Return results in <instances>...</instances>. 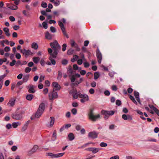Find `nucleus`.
Returning <instances> with one entry per match:
<instances>
[{
	"label": "nucleus",
	"instance_id": "4468645a",
	"mask_svg": "<svg viewBox=\"0 0 159 159\" xmlns=\"http://www.w3.org/2000/svg\"><path fill=\"white\" fill-rule=\"evenodd\" d=\"M15 101L16 99L14 98L11 99L7 103V105L11 107L13 106L15 104Z\"/></svg>",
	"mask_w": 159,
	"mask_h": 159
},
{
	"label": "nucleus",
	"instance_id": "dca6fc26",
	"mask_svg": "<svg viewBox=\"0 0 159 159\" xmlns=\"http://www.w3.org/2000/svg\"><path fill=\"white\" fill-rule=\"evenodd\" d=\"M134 94L137 101L139 103H140V101L139 98V92L136 91H134Z\"/></svg>",
	"mask_w": 159,
	"mask_h": 159
},
{
	"label": "nucleus",
	"instance_id": "e433bc0d",
	"mask_svg": "<svg viewBox=\"0 0 159 159\" xmlns=\"http://www.w3.org/2000/svg\"><path fill=\"white\" fill-rule=\"evenodd\" d=\"M65 154V152L59 153L55 154V158H58L62 157Z\"/></svg>",
	"mask_w": 159,
	"mask_h": 159
},
{
	"label": "nucleus",
	"instance_id": "f8f14e48",
	"mask_svg": "<svg viewBox=\"0 0 159 159\" xmlns=\"http://www.w3.org/2000/svg\"><path fill=\"white\" fill-rule=\"evenodd\" d=\"M98 133L94 131L90 132L89 133V137L93 139L96 138L98 137Z\"/></svg>",
	"mask_w": 159,
	"mask_h": 159
},
{
	"label": "nucleus",
	"instance_id": "de8ad7c7",
	"mask_svg": "<svg viewBox=\"0 0 159 159\" xmlns=\"http://www.w3.org/2000/svg\"><path fill=\"white\" fill-rule=\"evenodd\" d=\"M31 69L29 67H26L25 70V72L26 73H29L30 72V71L31 70Z\"/></svg>",
	"mask_w": 159,
	"mask_h": 159
},
{
	"label": "nucleus",
	"instance_id": "79ce46f5",
	"mask_svg": "<svg viewBox=\"0 0 159 159\" xmlns=\"http://www.w3.org/2000/svg\"><path fill=\"white\" fill-rule=\"evenodd\" d=\"M50 30L51 32L52 33H55L56 31V29L53 26H51L50 27Z\"/></svg>",
	"mask_w": 159,
	"mask_h": 159
},
{
	"label": "nucleus",
	"instance_id": "ea45409f",
	"mask_svg": "<svg viewBox=\"0 0 159 159\" xmlns=\"http://www.w3.org/2000/svg\"><path fill=\"white\" fill-rule=\"evenodd\" d=\"M58 75L57 77V79L58 80H60L62 77V73L61 71H58Z\"/></svg>",
	"mask_w": 159,
	"mask_h": 159
},
{
	"label": "nucleus",
	"instance_id": "9b49d317",
	"mask_svg": "<svg viewBox=\"0 0 159 159\" xmlns=\"http://www.w3.org/2000/svg\"><path fill=\"white\" fill-rule=\"evenodd\" d=\"M100 150V148H89L85 149V150L90 151H92L93 153H95L98 152Z\"/></svg>",
	"mask_w": 159,
	"mask_h": 159
},
{
	"label": "nucleus",
	"instance_id": "bb28decb",
	"mask_svg": "<svg viewBox=\"0 0 159 159\" xmlns=\"http://www.w3.org/2000/svg\"><path fill=\"white\" fill-rule=\"evenodd\" d=\"M51 120L49 125V127H52L54 125L55 118L54 117L52 116L50 117Z\"/></svg>",
	"mask_w": 159,
	"mask_h": 159
},
{
	"label": "nucleus",
	"instance_id": "cd10ccee",
	"mask_svg": "<svg viewBox=\"0 0 159 159\" xmlns=\"http://www.w3.org/2000/svg\"><path fill=\"white\" fill-rule=\"evenodd\" d=\"M77 90H75V92H72V95L73 98L75 99H76L79 97V94L77 93Z\"/></svg>",
	"mask_w": 159,
	"mask_h": 159
},
{
	"label": "nucleus",
	"instance_id": "0eeeda50",
	"mask_svg": "<svg viewBox=\"0 0 159 159\" xmlns=\"http://www.w3.org/2000/svg\"><path fill=\"white\" fill-rule=\"evenodd\" d=\"M54 89L51 93H49L48 96L49 100H53L54 98H57L58 95L57 92H54Z\"/></svg>",
	"mask_w": 159,
	"mask_h": 159
},
{
	"label": "nucleus",
	"instance_id": "f704fd0d",
	"mask_svg": "<svg viewBox=\"0 0 159 159\" xmlns=\"http://www.w3.org/2000/svg\"><path fill=\"white\" fill-rule=\"evenodd\" d=\"M52 138L53 141L55 140L57 138V133L56 130H54Z\"/></svg>",
	"mask_w": 159,
	"mask_h": 159
},
{
	"label": "nucleus",
	"instance_id": "20e7f679",
	"mask_svg": "<svg viewBox=\"0 0 159 159\" xmlns=\"http://www.w3.org/2000/svg\"><path fill=\"white\" fill-rule=\"evenodd\" d=\"M101 113L105 115L104 118L105 119H107L109 116H112L114 115L115 113V111H105L102 110V111Z\"/></svg>",
	"mask_w": 159,
	"mask_h": 159
},
{
	"label": "nucleus",
	"instance_id": "bf43d9fd",
	"mask_svg": "<svg viewBox=\"0 0 159 159\" xmlns=\"http://www.w3.org/2000/svg\"><path fill=\"white\" fill-rule=\"evenodd\" d=\"M66 44H63L62 45V50L63 51H65L66 49Z\"/></svg>",
	"mask_w": 159,
	"mask_h": 159
},
{
	"label": "nucleus",
	"instance_id": "72a5a7b5",
	"mask_svg": "<svg viewBox=\"0 0 159 159\" xmlns=\"http://www.w3.org/2000/svg\"><path fill=\"white\" fill-rule=\"evenodd\" d=\"M40 60L39 57H34L33 58V60L35 63H37Z\"/></svg>",
	"mask_w": 159,
	"mask_h": 159
},
{
	"label": "nucleus",
	"instance_id": "39448f33",
	"mask_svg": "<svg viewBox=\"0 0 159 159\" xmlns=\"http://www.w3.org/2000/svg\"><path fill=\"white\" fill-rule=\"evenodd\" d=\"M23 112L22 111L17 112L13 114L12 115V118L16 120H20L23 118L22 115Z\"/></svg>",
	"mask_w": 159,
	"mask_h": 159
},
{
	"label": "nucleus",
	"instance_id": "6ab92c4d",
	"mask_svg": "<svg viewBox=\"0 0 159 159\" xmlns=\"http://www.w3.org/2000/svg\"><path fill=\"white\" fill-rule=\"evenodd\" d=\"M43 112L41 111H40L38 109L35 115V117L36 118H39L43 113Z\"/></svg>",
	"mask_w": 159,
	"mask_h": 159
},
{
	"label": "nucleus",
	"instance_id": "69168bd1",
	"mask_svg": "<svg viewBox=\"0 0 159 159\" xmlns=\"http://www.w3.org/2000/svg\"><path fill=\"white\" fill-rule=\"evenodd\" d=\"M104 93L105 95L106 96H109L110 94V92L108 90H106L104 91Z\"/></svg>",
	"mask_w": 159,
	"mask_h": 159
},
{
	"label": "nucleus",
	"instance_id": "6e6d98bb",
	"mask_svg": "<svg viewBox=\"0 0 159 159\" xmlns=\"http://www.w3.org/2000/svg\"><path fill=\"white\" fill-rule=\"evenodd\" d=\"M17 149V147H16V146H13L11 148V149L12 151H16Z\"/></svg>",
	"mask_w": 159,
	"mask_h": 159
},
{
	"label": "nucleus",
	"instance_id": "ddd939ff",
	"mask_svg": "<svg viewBox=\"0 0 159 159\" xmlns=\"http://www.w3.org/2000/svg\"><path fill=\"white\" fill-rule=\"evenodd\" d=\"M7 7L11 10H16L18 8V7L16 6L15 5L13 4L7 3Z\"/></svg>",
	"mask_w": 159,
	"mask_h": 159
},
{
	"label": "nucleus",
	"instance_id": "393cba45",
	"mask_svg": "<svg viewBox=\"0 0 159 159\" xmlns=\"http://www.w3.org/2000/svg\"><path fill=\"white\" fill-rule=\"evenodd\" d=\"M70 67L68 68L67 71L68 72V74L69 75V76H70L71 75L73 74V71L72 68L70 66H69Z\"/></svg>",
	"mask_w": 159,
	"mask_h": 159
},
{
	"label": "nucleus",
	"instance_id": "09e8293b",
	"mask_svg": "<svg viewBox=\"0 0 159 159\" xmlns=\"http://www.w3.org/2000/svg\"><path fill=\"white\" fill-rule=\"evenodd\" d=\"M42 25L43 26V27L45 28V29H47L48 28V25L47 24V23L45 22H43L42 23Z\"/></svg>",
	"mask_w": 159,
	"mask_h": 159
},
{
	"label": "nucleus",
	"instance_id": "a878e982",
	"mask_svg": "<svg viewBox=\"0 0 159 159\" xmlns=\"http://www.w3.org/2000/svg\"><path fill=\"white\" fill-rule=\"evenodd\" d=\"M3 31L5 32V34L7 36H9L10 34L9 33V30L7 28H3Z\"/></svg>",
	"mask_w": 159,
	"mask_h": 159
},
{
	"label": "nucleus",
	"instance_id": "680f3d73",
	"mask_svg": "<svg viewBox=\"0 0 159 159\" xmlns=\"http://www.w3.org/2000/svg\"><path fill=\"white\" fill-rule=\"evenodd\" d=\"M116 105L120 106L121 104V102L120 100H117L116 101Z\"/></svg>",
	"mask_w": 159,
	"mask_h": 159
},
{
	"label": "nucleus",
	"instance_id": "5fc2aeb1",
	"mask_svg": "<svg viewBox=\"0 0 159 159\" xmlns=\"http://www.w3.org/2000/svg\"><path fill=\"white\" fill-rule=\"evenodd\" d=\"M148 106L151 109H152L154 111H155V110L157 109L156 107H155L153 105H152L149 104L148 105Z\"/></svg>",
	"mask_w": 159,
	"mask_h": 159
},
{
	"label": "nucleus",
	"instance_id": "f3484780",
	"mask_svg": "<svg viewBox=\"0 0 159 159\" xmlns=\"http://www.w3.org/2000/svg\"><path fill=\"white\" fill-rule=\"evenodd\" d=\"M52 85L56 90H59L60 89V86L56 82H53Z\"/></svg>",
	"mask_w": 159,
	"mask_h": 159
},
{
	"label": "nucleus",
	"instance_id": "473e14b6",
	"mask_svg": "<svg viewBox=\"0 0 159 159\" xmlns=\"http://www.w3.org/2000/svg\"><path fill=\"white\" fill-rule=\"evenodd\" d=\"M94 79L95 80L97 79L100 76L99 73L98 72H96L94 74Z\"/></svg>",
	"mask_w": 159,
	"mask_h": 159
},
{
	"label": "nucleus",
	"instance_id": "5701e85b",
	"mask_svg": "<svg viewBox=\"0 0 159 159\" xmlns=\"http://www.w3.org/2000/svg\"><path fill=\"white\" fill-rule=\"evenodd\" d=\"M68 138L70 141H72L75 139V136L73 133H70L68 135Z\"/></svg>",
	"mask_w": 159,
	"mask_h": 159
},
{
	"label": "nucleus",
	"instance_id": "aec40b11",
	"mask_svg": "<svg viewBox=\"0 0 159 159\" xmlns=\"http://www.w3.org/2000/svg\"><path fill=\"white\" fill-rule=\"evenodd\" d=\"M83 80V79L82 78H80L79 81H76L75 83H72L71 84V86H73L75 85H78V84L81 83L82 81Z\"/></svg>",
	"mask_w": 159,
	"mask_h": 159
},
{
	"label": "nucleus",
	"instance_id": "2eb2a0df",
	"mask_svg": "<svg viewBox=\"0 0 159 159\" xmlns=\"http://www.w3.org/2000/svg\"><path fill=\"white\" fill-rule=\"evenodd\" d=\"M122 117L124 120H132V119L131 116L129 115H127L125 114H123L122 115Z\"/></svg>",
	"mask_w": 159,
	"mask_h": 159
},
{
	"label": "nucleus",
	"instance_id": "b1692460",
	"mask_svg": "<svg viewBox=\"0 0 159 159\" xmlns=\"http://www.w3.org/2000/svg\"><path fill=\"white\" fill-rule=\"evenodd\" d=\"M28 92L29 93H33L35 92V91L34 89V86L33 85L30 86L28 89Z\"/></svg>",
	"mask_w": 159,
	"mask_h": 159
},
{
	"label": "nucleus",
	"instance_id": "13d9d810",
	"mask_svg": "<svg viewBox=\"0 0 159 159\" xmlns=\"http://www.w3.org/2000/svg\"><path fill=\"white\" fill-rule=\"evenodd\" d=\"M44 76L43 75H41L40 77L39 82H42L44 79Z\"/></svg>",
	"mask_w": 159,
	"mask_h": 159
},
{
	"label": "nucleus",
	"instance_id": "603ef678",
	"mask_svg": "<svg viewBox=\"0 0 159 159\" xmlns=\"http://www.w3.org/2000/svg\"><path fill=\"white\" fill-rule=\"evenodd\" d=\"M91 143H85V144H84L82 146H81L80 147V148H83L86 147L87 146L89 145V144H91Z\"/></svg>",
	"mask_w": 159,
	"mask_h": 159
},
{
	"label": "nucleus",
	"instance_id": "8fccbe9b",
	"mask_svg": "<svg viewBox=\"0 0 159 159\" xmlns=\"http://www.w3.org/2000/svg\"><path fill=\"white\" fill-rule=\"evenodd\" d=\"M48 6L46 2H42L41 4V6L43 8H46Z\"/></svg>",
	"mask_w": 159,
	"mask_h": 159
},
{
	"label": "nucleus",
	"instance_id": "58836bf2",
	"mask_svg": "<svg viewBox=\"0 0 159 159\" xmlns=\"http://www.w3.org/2000/svg\"><path fill=\"white\" fill-rule=\"evenodd\" d=\"M20 123L19 122H17V123L14 122L12 124V126L13 128H16L17 127L18 125H20Z\"/></svg>",
	"mask_w": 159,
	"mask_h": 159
},
{
	"label": "nucleus",
	"instance_id": "e2e57ef3",
	"mask_svg": "<svg viewBox=\"0 0 159 159\" xmlns=\"http://www.w3.org/2000/svg\"><path fill=\"white\" fill-rule=\"evenodd\" d=\"M53 3H54V5L55 6H57L60 4V2L59 1H54Z\"/></svg>",
	"mask_w": 159,
	"mask_h": 159
},
{
	"label": "nucleus",
	"instance_id": "052dcab7",
	"mask_svg": "<svg viewBox=\"0 0 159 159\" xmlns=\"http://www.w3.org/2000/svg\"><path fill=\"white\" fill-rule=\"evenodd\" d=\"M10 50V48L9 47L7 46L4 48V51L6 52H8Z\"/></svg>",
	"mask_w": 159,
	"mask_h": 159
},
{
	"label": "nucleus",
	"instance_id": "7c9ffc66",
	"mask_svg": "<svg viewBox=\"0 0 159 159\" xmlns=\"http://www.w3.org/2000/svg\"><path fill=\"white\" fill-rule=\"evenodd\" d=\"M31 47L34 49H37L38 48V46L37 43L34 42L32 43Z\"/></svg>",
	"mask_w": 159,
	"mask_h": 159
},
{
	"label": "nucleus",
	"instance_id": "423d86ee",
	"mask_svg": "<svg viewBox=\"0 0 159 159\" xmlns=\"http://www.w3.org/2000/svg\"><path fill=\"white\" fill-rule=\"evenodd\" d=\"M58 22V25L60 27L62 31L63 34L65 36H66L67 38H68L69 36L66 31L65 28L64 27L63 24L60 21H59Z\"/></svg>",
	"mask_w": 159,
	"mask_h": 159
},
{
	"label": "nucleus",
	"instance_id": "49530a36",
	"mask_svg": "<svg viewBox=\"0 0 159 159\" xmlns=\"http://www.w3.org/2000/svg\"><path fill=\"white\" fill-rule=\"evenodd\" d=\"M61 63L63 65H66L68 63V61L66 59H64L62 61Z\"/></svg>",
	"mask_w": 159,
	"mask_h": 159
},
{
	"label": "nucleus",
	"instance_id": "a19ab883",
	"mask_svg": "<svg viewBox=\"0 0 159 159\" xmlns=\"http://www.w3.org/2000/svg\"><path fill=\"white\" fill-rule=\"evenodd\" d=\"M116 126L114 124H112L110 125L109 126V129L110 130H113L114 129Z\"/></svg>",
	"mask_w": 159,
	"mask_h": 159
},
{
	"label": "nucleus",
	"instance_id": "412c9836",
	"mask_svg": "<svg viewBox=\"0 0 159 159\" xmlns=\"http://www.w3.org/2000/svg\"><path fill=\"white\" fill-rule=\"evenodd\" d=\"M34 97L33 94H29L26 95V98L27 100L30 101Z\"/></svg>",
	"mask_w": 159,
	"mask_h": 159
},
{
	"label": "nucleus",
	"instance_id": "338daca9",
	"mask_svg": "<svg viewBox=\"0 0 159 159\" xmlns=\"http://www.w3.org/2000/svg\"><path fill=\"white\" fill-rule=\"evenodd\" d=\"M48 156H50L52 157L55 158V154H53L52 153L50 152L48 153Z\"/></svg>",
	"mask_w": 159,
	"mask_h": 159
},
{
	"label": "nucleus",
	"instance_id": "4d7b16f0",
	"mask_svg": "<svg viewBox=\"0 0 159 159\" xmlns=\"http://www.w3.org/2000/svg\"><path fill=\"white\" fill-rule=\"evenodd\" d=\"M111 88L114 91H116L117 90V86L115 85H112L111 86Z\"/></svg>",
	"mask_w": 159,
	"mask_h": 159
},
{
	"label": "nucleus",
	"instance_id": "1a4fd4ad",
	"mask_svg": "<svg viewBox=\"0 0 159 159\" xmlns=\"http://www.w3.org/2000/svg\"><path fill=\"white\" fill-rule=\"evenodd\" d=\"M96 56L98 59V62L100 63L102 59V55L98 48L96 51Z\"/></svg>",
	"mask_w": 159,
	"mask_h": 159
},
{
	"label": "nucleus",
	"instance_id": "37998d69",
	"mask_svg": "<svg viewBox=\"0 0 159 159\" xmlns=\"http://www.w3.org/2000/svg\"><path fill=\"white\" fill-rule=\"evenodd\" d=\"M107 145V144L104 142H102L100 144V146L101 147H106Z\"/></svg>",
	"mask_w": 159,
	"mask_h": 159
},
{
	"label": "nucleus",
	"instance_id": "a211bd4d",
	"mask_svg": "<svg viewBox=\"0 0 159 159\" xmlns=\"http://www.w3.org/2000/svg\"><path fill=\"white\" fill-rule=\"evenodd\" d=\"M45 105L44 103H42L40 104L38 109L40 111H41L43 112L45 109Z\"/></svg>",
	"mask_w": 159,
	"mask_h": 159
},
{
	"label": "nucleus",
	"instance_id": "2f4dec72",
	"mask_svg": "<svg viewBox=\"0 0 159 159\" xmlns=\"http://www.w3.org/2000/svg\"><path fill=\"white\" fill-rule=\"evenodd\" d=\"M69 77H70L71 82L72 83H73V82H74L75 81V75H71L70 76H69Z\"/></svg>",
	"mask_w": 159,
	"mask_h": 159
},
{
	"label": "nucleus",
	"instance_id": "c9c22d12",
	"mask_svg": "<svg viewBox=\"0 0 159 159\" xmlns=\"http://www.w3.org/2000/svg\"><path fill=\"white\" fill-rule=\"evenodd\" d=\"M129 98L132 101L133 103H134L136 105L137 104V102L136 101V100L135 99V98H134V97L133 96L131 95H130Z\"/></svg>",
	"mask_w": 159,
	"mask_h": 159
},
{
	"label": "nucleus",
	"instance_id": "c85d7f7f",
	"mask_svg": "<svg viewBox=\"0 0 159 159\" xmlns=\"http://www.w3.org/2000/svg\"><path fill=\"white\" fill-rule=\"evenodd\" d=\"M79 97L82 98H86V99H89L88 96L86 94H82L80 93H79Z\"/></svg>",
	"mask_w": 159,
	"mask_h": 159
},
{
	"label": "nucleus",
	"instance_id": "0e129e2a",
	"mask_svg": "<svg viewBox=\"0 0 159 159\" xmlns=\"http://www.w3.org/2000/svg\"><path fill=\"white\" fill-rule=\"evenodd\" d=\"M119 156L118 155H116L111 157L110 159H119Z\"/></svg>",
	"mask_w": 159,
	"mask_h": 159
},
{
	"label": "nucleus",
	"instance_id": "6e6552de",
	"mask_svg": "<svg viewBox=\"0 0 159 159\" xmlns=\"http://www.w3.org/2000/svg\"><path fill=\"white\" fill-rule=\"evenodd\" d=\"M20 52L24 55L26 57H27L30 55H32L33 54L32 52L29 50H26L25 49H21Z\"/></svg>",
	"mask_w": 159,
	"mask_h": 159
},
{
	"label": "nucleus",
	"instance_id": "7ed1b4c3",
	"mask_svg": "<svg viewBox=\"0 0 159 159\" xmlns=\"http://www.w3.org/2000/svg\"><path fill=\"white\" fill-rule=\"evenodd\" d=\"M48 51L50 56L49 57V59L51 61V63L52 65H55L56 64V62L53 58L57 57L58 54H57L56 55H54L53 53H52V50L51 48H48Z\"/></svg>",
	"mask_w": 159,
	"mask_h": 159
},
{
	"label": "nucleus",
	"instance_id": "c03bdc74",
	"mask_svg": "<svg viewBox=\"0 0 159 159\" xmlns=\"http://www.w3.org/2000/svg\"><path fill=\"white\" fill-rule=\"evenodd\" d=\"M74 52V50L73 49H70L69 50L67 51V54L69 55L72 54Z\"/></svg>",
	"mask_w": 159,
	"mask_h": 159
},
{
	"label": "nucleus",
	"instance_id": "a18cd8bd",
	"mask_svg": "<svg viewBox=\"0 0 159 159\" xmlns=\"http://www.w3.org/2000/svg\"><path fill=\"white\" fill-rule=\"evenodd\" d=\"M71 112L74 115H75L77 112V110L75 108H73L71 110Z\"/></svg>",
	"mask_w": 159,
	"mask_h": 159
},
{
	"label": "nucleus",
	"instance_id": "864d4df0",
	"mask_svg": "<svg viewBox=\"0 0 159 159\" xmlns=\"http://www.w3.org/2000/svg\"><path fill=\"white\" fill-rule=\"evenodd\" d=\"M91 143H85V144H84L82 146H81L80 147V148H83L86 147L87 146L89 145V144H91Z\"/></svg>",
	"mask_w": 159,
	"mask_h": 159
},
{
	"label": "nucleus",
	"instance_id": "9d476101",
	"mask_svg": "<svg viewBox=\"0 0 159 159\" xmlns=\"http://www.w3.org/2000/svg\"><path fill=\"white\" fill-rule=\"evenodd\" d=\"M70 45L72 47H74L76 51H79L80 50V48L79 47L77 44L72 39L70 40Z\"/></svg>",
	"mask_w": 159,
	"mask_h": 159
},
{
	"label": "nucleus",
	"instance_id": "774afa93",
	"mask_svg": "<svg viewBox=\"0 0 159 159\" xmlns=\"http://www.w3.org/2000/svg\"><path fill=\"white\" fill-rule=\"evenodd\" d=\"M9 19L11 21H15V18L12 16H11L9 17Z\"/></svg>",
	"mask_w": 159,
	"mask_h": 159
},
{
	"label": "nucleus",
	"instance_id": "f03ea898",
	"mask_svg": "<svg viewBox=\"0 0 159 159\" xmlns=\"http://www.w3.org/2000/svg\"><path fill=\"white\" fill-rule=\"evenodd\" d=\"M94 109L93 108H91L89 111L88 113V117L89 119L93 121H95L99 119L100 117L99 114L97 115H94L93 114Z\"/></svg>",
	"mask_w": 159,
	"mask_h": 159
},
{
	"label": "nucleus",
	"instance_id": "f257e3e1",
	"mask_svg": "<svg viewBox=\"0 0 159 159\" xmlns=\"http://www.w3.org/2000/svg\"><path fill=\"white\" fill-rule=\"evenodd\" d=\"M50 45L51 47L53 49L52 50V53L55 55L58 54L61 50V47L60 46L57 41L55 40L53 42L51 43Z\"/></svg>",
	"mask_w": 159,
	"mask_h": 159
},
{
	"label": "nucleus",
	"instance_id": "3c124183",
	"mask_svg": "<svg viewBox=\"0 0 159 159\" xmlns=\"http://www.w3.org/2000/svg\"><path fill=\"white\" fill-rule=\"evenodd\" d=\"M16 63V60H13L12 61V62H11L10 63V65L11 66H13L15 65Z\"/></svg>",
	"mask_w": 159,
	"mask_h": 159
},
{
	"label": "nucleus",
	"instance_id": "4c0bfd02",
	"mask_svg": "<svg viewBox=\"0 0 159 159\" xmlns=\"http://www.w3.org/2000/svg\"><path fill=\"white\" fill-rule=\"evenodd\" d=\"M39 147L37 145H34L33 147L32 148V151L33 152H35L36 150L38 149Z\"/></svg>",
	"mask_w": 159,
	"mask_h": 159
},
{
	"label": "nucleus",
	"instance_id": "c756f323",
	"mask_svg": "<svg viewBox=\"0 0 159 159\" xmlns=\"http://www.w3.org/2000/svg\"><path fill=\"white\" fill-rule=\"evenodd\" d=\"M29 76L30 75L29 74H27L24 76L23 78V82H26L29 78Z\"/></svg>",
	"mask_w": 159,
	"mask_h": 159
},
{
	"label": "nucleus",
	"instance_id": "4be33fe9",
	"mask_svg": "<svg viewBox=\"0 0 159 159\" xmlns=\"http://www.w3.org/2000/svg\"><path fill=\"white\" fill-rule=\"evenodd\" d=\"M45 38L48 39H51L52 38V35L50 34L49 32H47L45 34Z\"/></svg>",
	"mask_w": 159,
	"mask_h": 159
}]
</instances>
